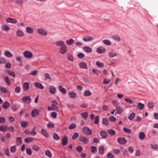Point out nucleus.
<instances>
[{
    "instance_id": "12",
    "label": "nucleus",
    "mask_w": 158,
    "mask_h": 158,
    "mask_svg": "<svg viewBox=\"0 0 158 158\" xmlns=\"http://www.w3.org/2000/svg\"><path fill=\"white\" fill-rule=\"evenodd\" d=\"M39 114V111L38 109H35L33 110L31 112V116L33 117H35Z\"/></svg>"
},
{
    "instance_id": "5",
    "label": "nucleus",
    "mask_w": 158,
    "mask_h": 158,
    "mask_svg": "<svg viewBox=\"0 0 158 158\" xmlns=\"http://www.w3.org/2000/svg\"><path fill=\"white\" fill-rule=\"evenodd\" d=\"M49 89L50 93L52 94H54L56 93V88L55 87L53 86H50Z\"/></svg>"
},
{
    "instance_id": "7",
    "label": "nucleus",
    "mask_w": 158,
    "mask_h": 158,
    "mask_svg": "<svg viewBox=\"0 0 158 158\" xmlns=\"http://www.w3.org/2000/svg\"><path fill=\"white\" fill-rule=\"evenodd\" d=\"M79 140L85 144H87L89 141V139L83 136H80L79 138Z\"/></svg>"
},
{
    "instance_id": "49",
    "label": "nucleus",
    "mask_w": 158,
    "mask_h": 158,
    "mask_svg": "<svg viewBox=\"0 0 158 158\" xmlns=\"http://www.w3.org/2000/svg\"><path fill=\"white\" fill-rule=\"evenodd\" d=\"M135 116V113L134 112L132 113L129 116L128 118L131 120H132Z\"/></svg>"
},
{
    "instance_id": "4",
    "label": "nucleus",
    "mask_w": 158,
    "mask_h": 158,
    "mask_svg": "<svg viewBox=\"0 0 158 158\" xmlns=\"http://www.w3.org/2000/svg\"><path fill=\"white\" fill-rule=\"evenodd\" d=\"M58 105V103L56 101L53 100L52 102V106L54 110H59V107Z\"/></svg>"
},
{
    "instance_id": "20",
    "label": "nucleus",
    "mask_w": 158,
    "mask_h": 158,
    "mask_svg": "<svg viewBox=\"0 0 158 158\" xmlns=\"http://www.w3.org/2000/svg\"><path fill=\"white\" fill-rule=\"evenodd\" d=\"M99 153L100 155H102L104 153L105 148L103 146H100L98 148Z\"/></svg>"
},
{
    "instance_id": "43",
    "label": "nucleus",
    "mask_w": 158,
    "mask_h": 158,
    "mask_svg": "<svg viewBox=\"0 0 158 158\" xmlns=\"http://www.w3.org/2000/svg\"><path fill=\"white\" fill-rule=\"evenodd\" d=\"M0 90L4 94H6L8 92L6 89L4 87H0Z\"/></svg>"
},
{
    "instance_id": "52",
    "label": "nucleus",
    "mask_w": 158,
    "mask_h": 158,
    "mask_svg": "<svg viewBox=\"0 0 158 158\" xmlns=\"http://www.w3.org/2000/svg\"><path fill=\"white\" fill-rule=\"evenodd\" d=\"M91 151L92 153H95L97 151V148L96 147L92 146H91Z\"/></svg>"
},
{
    "instance_id": "53",
    "label": "nucleus",
    "mask_w": 158,
    "mask_h": 158,
    "mask_svg": "<svg viewBox=\"0 0 158 158\" xmlns=\"http://www.w3.org/2000/svg\"><path fill=\"white\" fill-rule=\"evenodd\" d=\"M112 38L114 40H120L121 38L118 35H112Z\"/></svg>"
},
{
    "instance_id": "14",
    "label": "nucleus",
    "mask_w": 158,
    "mask_h": 158,
    "mask_svg": "<svg viewBox=\"0 0 158 158\" xmlns=\"http://www.w3.org/2000/svg\"><path fill=\"white\" fill-rule=\"evenodd\" d=\"M83 49L86 52L88 53H90L92 51V50L91 48L88 46H84L83 47Z\"/></svg>"
},
{
    "instance_id": "31",
    "label": "nucleus",
    "mask_w": 158,
    "mask_h": 158,
    "mask_svg": "<svg viewBox=\"0 0 158 158\" xmlns=\"http://www.w3.org/2000/svg\"><path fill=\"white\" fill-rule=\"evenodd\" d=\"M4 54L6 56L8 57H11L13 56L12 54L9 51L5 52Z\"/></svg>"
},
{
    "instance_id": "16",
    "label": "nucleus",
    "mask_w": 158,
    "mask_h": 158,
    "mask_svg": "<svg viewBox=\"0 0 158 158\" xmlns=\"http://www.w3.org/2000/svg\"><path fill=\"white\" fill-rule=\"evenodd\" d=\"M69 97L71 98H74L77 97L76 93L73 91H70L69 93Z\"/></svg>"
},
{
    "instance_id": "28",
    "label": "nucleus",
    "mask_w": 158,
    "mask_h": 158,
    "mask_svg": "<svg viewBox=\"0 0 158 158\" xmlns=\"http://www.w3.org/2000/svg\"><path fill=\"white\" fill-rule=\"evenodd\" d=\"M92 95V93L88 90L85 91L84 92V95L85 97H89Z\"/></svg>"
},
{
    "instance_id": "56",
    "label": "nucleus",
    "mask_w": 158,
    "mask_h": 158,
    "mask_svg": "<svg viewBox=\"0 0 158 158\" xmlns=\"http://www.w3.org/2000/svg\"><path fill=\"white\" fill-rule=\"evenodd\" d=\"M21 90V88L19 86H17L15 88V92L16 93H19L20 92Z\"/></svg>"
},
{
    "instance_id": "50",
    "label": "nucleus",
    "mask_w": 158,
    "mask_h": 158,
    "mask_svg": "<svg viewBox=\"0 0 158 158\" xmlns=\"http://www.w3.org/2000/svg\"><path fill=\"white\" fill-rule=\"evenodd\" d=\"M107 132L109 134L112 135H115V131L112 129H110L108 130Z\"/></svg>"
},
{
    "instance_id": "19",
    "label": "nucleus",
    "mask_w": 158,
    "mask_h": 158,
    "mask_svg": "<svg viewBox=\"0 0 158 158\" xmlns=\"http://www.w3.org/2000/svg\"><path fill=\"white\" fill-rule=\"evenodd\" d=\"M26 31L29 34H32L33 33L34 31L31 27H27L26 28Z\"/></svg>"
},
{
    "instance_id": "64",
    "label": "nucleus",
    "mask_w": 158,
    "mask_h": 158,
    "mask_svg": "<svg viewBox=\"0 0 158 158\" xmlns=\"http://www.w3.org/2000/svg\"><path fill=\"white\" fill-rule=\"evenodd\" d=\"M78 136L79 134L78 133H75L72 136V139H76L78 137Z\"/></svg>"
},
{
    "instance_id": "34",
    "label": "nucleus",
    "mask_w": 158,
    "mask_h": 158,
    "mask_svg": "<svg viewBox=\"0 0 158 158\" xmlns=\"http://www.w3.org/2000/svg\"><path fill=\"white\" fill-rule=\"evenodd\" d=\"M28 123L27 121H24L21 122V125L23 127H27Z\"/></svg>"
},
{
    "instance_id": "44",
    "label": "nucleus",
    "mask_w": 158,
    "mask_h": 158,
    "mask_svg": "<svg viewBox=\"0 0 158 158\" xmlns=\"http://www.w3.org/2000/svg\"><path fill=\"white\" fill-rule=\"evenodd\" d=\"M16 146H14L11 147L10 148V151L12 153H15L16 151Z\"/></svg>"
},
{
    "instance_id": "23",
    "label": "nucleus",
    "mask_w": 158,
    "mask_h": 158,
    "mask_svg": "<svg viewBox=\"0 0 158 158\" xmlns=\"http://www.w3.org/2000/svg\"><path fill=\"white\" fill-rule=\"evenodd\" d=\"M10 106V103L7 101L4 102L2 105V107L5 109H7V108L9 107Z\"/></svg>"
},
{
    "instance_id": "59",
    "label": "nucleus",
    "mask_w": 158,
    "mask_h": 158,
    "mask_svg": "<svg viewBox=\"0 0 158 158\" xmlns=\"http://www.w3.org/2000/svg\"><path fill=\"white\" fill-rule=\"evenodd\" d=\"M124 99L125 101L130 104H132L133 102V101L131 99L125 98Z\"/></svg>"
},
{
    "instance_id": "15",
    "label": "nucleus",
    "mask_w": 158,
    "mask_h": 158,
    "mask_svg": "<svg viewBox=\"0 0 158 158\" xmlns=\"http://www.w3.org/2000/svg\"><path fill=\"white\" fill-rule=\"evenodd\" d=\"M116 113H115V114H116V113L119 114H121L123 110L122 108L119 106H117L116 108Z\"/></svg>"
},
{
    "instance_id": "18",
    "label": "nucleus",
    "mask_w": 158,
    "mask_h": 158,
    "mask_svg": "<svg viewBox=\"0 0 158 158\" xmlns=\"http://www.w3.org/2000/svg\"><path fill=\"white\" fill-rule=\"evenodd\" d=\"M68 137L67 136H64L62 140L61 143L63 145H66L68 143Z\"/></svg>"
},
{
    "instance_id": "58",
    "label": "nucleus",
    "mask_w": 158,
    "mask_h": 158,
    "mask_svg": "<svg viewBox=\"0 0 158 158\" xmlns=\"http://www.w3.org/2000/svg\"><path fill=\"white\" fill-rule=\"evenodd\" d=\"M103 42L107 45H110L111 44V42L109 40H103Z\"/></svg>"
},
{
    "instance_id": "27",
    "label": "nucleus",
    "mask_w": 158,
    "mask_h": 158,
    "mask_svg": "<svg viewBox=\"0 0 158 158\" xmlns=\"http://www.w3.org/2000/svg\"><path fill=\"white\" fill-rule=\"evenodd\" d=\"M41 132V133L46 137L48 138V134L47 131L45 129L43 128L42 129Z\"/></svg>"
},
{
    "instance_id": "39",
    "label": "nucleus",
    "mask_w": 158,
    "mask_h": 158,
    "mask_svg": "<svg viewBox=\"0 0 158 158\" xmlns=\"http://www.w3.org/2000/svg\"><path fill=\"white\" fill-rule=\"evenodd\" d=\"M67 58L69 60L73 61V58L72 55L70 54H68L67 55Z\"/></svg>"
},
{
    "instance_id": "25",
    "label": "nucleus",
    "mask_w": 158,
    "mask_h": 158,
    "mask_svg": "<svg viewBox=\"0 0 158 158\" xmlns=\"http://www.w3.org/2000/svg\"><path fill=\"white\" fill-rule=\"evenodd\" d=\"M3 78L6 84L8 85H10L11 84V82L8 77L7 76H5Z\"/></svg>"
},
{
    "instance_id": "37",
    "label": "nucleus",
    "mask_w": 158,
    "mask_h": 158,
    "mask_svg": "<svg viewBox=\"0 0 158 158\" xmlns=\"http://www.w3.org/2000/svg\"><path fill=\"white\" fill-rule=\"evenodd\" d=\"M64 42L61 40H59L56 42L55 43L56 45L57 46H62L64 45Z\"/></svg>"
},
{
    "instance_id": "45",
    "label": "nucleus",
    "mask_w": 158,
    "mask_h": 158,
    "mask_svg": "<svg viewBox=\"0 0 158 158\" xmlns=\"http://www.w3.org/2000/svg\"><path fill=\"white\" fill-rule=\"evenodd\" d=\"M148 105L149 108L152 109L154 107V103L152 102H150L148 103Z\"/></svg>"
},
{
    "instance_id": "40",
    "label": "nucleus",
    "mask_w": 158,
    "mask_h": 158,
    "mask_svg": "<svg viewBox=\"0 0 158 158\" xmlns=\"http://www.w3.org/2000/svg\"><path fill=\"white\" fill-rule=\"evenodd\" d=\"M110 79L107 78H104L102 82L103 83L104 85H107L110 82Z\"/></svg>"
},
{
    "instance_id": "26",
    "label": "nucleus",
    "mask_w": 158,
    "mask_h": 158,
    "mask_svg": "<svg viewBox=\"0 0 158 158\" xmlns=\"http://www.w3.org/2000/svg\"><path fill=\"white\" fill-rule=\"evenodd\" d=\"M8 129V127L6 125H2L0 126V131L5 132Z\"/></svg>"
},
{
    "instance_id": "38",
    "label": "nucleus",
    "mask_w": 158,
    "mask_h": 158,
    "mask_svg": "<svg viewBox=\"0 0 158 158\" xmlns=\"http://www.w3.org/2000/svg\"><path fill=\"white\" fill-rule=\"evenodd\" d=\"M6 73L7 74H9L10 76L13 77H14L15 76V73L12 71H10L9 70H8L6 72Z\"/></svg>"
},
{
    "instance_id": "1",
    "label": "nucleus",
    "mask_w": 158,
    "mask_h": 158,
    "mask_svg": "<svg viewBox=\"0 0 158 158\" xmlns=\"http://www.w3.org/2000/svg\"><path fill=\"white\" fill-rule=\"evenodd\" d=\"M37 31L39 34L43 36H46L48 35L47 31L42 28H38Z\"/></svg>"
},
{
    "instance_id": "33",
    "label": "nucleus",
    "mask_w": 158,
    "mask_h": 158,
    "mask_svg": "<svg viewBox=\"0 0 158 158\" xmlns=\"http://www.w3.org/2000/svg\"><path fill=\"white\" fill-rule=\"evenodd\" d=\"M16 144L17 146H19L22 143V139L20 137H18L16 139Z\"/></svg>"
},
{
    "instance_id": "48",
    "label": "nucleus",
    "mask_w": 158,
    "mask_h": 158,
    "mask_svg": "<svg viewBox=\"0 0 158 158\" xmlns=\"http://www.w3.org/2000/svg\"><path fill=\"white\" fill-rule=\"evenodd\" d=\"M45 155L49 157H52V154L50 151L49 150H47L45 152Z\"/></svg>"
},
{
    "instance_id": "24",
    "label": "nucleus",
    "mask_w": 158,
    "mask_h": 158,
    "mask_svg": "<svg viewBox=\"0 0 158 158\" xmlns=\"http://www.w3.org/2000/svg\"><path fill=\"white\" fill-rule=\"evenodd\" d=\"M44 77L45 78V80L47 81H51V77L48 73H46L44 74Z\"/></svg>"
},
{
    "instance_id": "10",
    "label": "nucleus",
    "mask_w": 158,
    "mask_h": 158,
    "mask_svg": "<svg viewBox=\"0 0 158 158\" xmlns=\"http://www.w3.org/2000/svg\"><path fill=\"white\" fill-rule=\"evenodd\" d=\"M23 101L26 103H30L31 101V99L29 96H25L22 98Z\"/></svg>"
},
{
    "instance_id": "29",
    "label": "nucleus",
    "mask_w": 158,
    "mask_h": 158,
    "mask_svg": "<svg viewBox=\"0 0 158 158\" xmlns=\"http://www.w3.org/2000/svg\"><path fill=\"white\" fill-rule=\"evenodd\" d=\"M145 137V135L144 132H142L139 133V139L141 140H143Z\"/></svg>"
},
{
    "instance_id": "54",
    "label": "nucleus",
    "mask_w": 158,
    "mask_h": 158,
    "mask_svg": "<svg viewBox=\"0 0 158 158\" xmlns=\"http://www.w3.org/2000/svg\"><path fill=\"white\" fill-rule=\"evenodd\" d=\"M76 125L75 123H73L70 125L69 127V129L70 130L76 127Z\"/></svg>"
},
{
    "instance_id": "8",
    "label": "nucleus",
    "mask_w": 158,
    "mask_h": 158,
    "mask_svg": "<svg viewBox=\"0 0 158 158\" xmlns=\"http://www.w3.org/2000/svg\"><path fill=\"white\" fill-rule=\"evenodd\" d=\"M30 87L29 83L28 82H25L23 85V91H27Z\"/></svg>"
},
{
    "instance_id": "32",
    "label": "nucleus",
    "mask_w": 158,
    "mask_h": 158,
    "mask_svg": "<svg viewBox=\"0 0 158 158\" xmlns=\"http://www.w3.org/2000/svg\"><path fill=\"white\" fill-rule=\"evenodd\" d=\"M144 104L141 102H139L137 104L138 107L140 110H143L144 108Z\"/></svg>"
},
{
    "instance_id": "3",
    "label": "nucleus",
    "mask_w": 158,
    "mask_h": 158,
    "mask_svg": "<svg viewBox=\"0 0 158 158\" xmlns=\"http://www.w3.org/2000/svg\"><path fill=\"white\" fill-rule=\"evenodd\" d=\"M82 131L87 135H91L92 134V131L86 127H84L82 129Z\"/></svg>"
},
{
    "instance_id": "17",
    "label": "nucleus",
    "mask_w": 158,
    "mask_h": 158,
    "mask_svg": "<svg viewBox=\"0 0 158 158\" xmlns=\"http://www.w3.org/2000/svg\"><path fill=\"white\" fill-rule=\"evenodd\" d=\"M34 85L35 87L40 89H43L44 87L42 84L39 82H36L34 84Z\"/></svg>"
},
{
    "instance_id": "6",
    "label": "nucleus",
    "mask_w": 158,
    "mask_h": 158,
    "mask_svg": "<svg viewBox=\"0 0 158 158\" xmlns=\"http://www.w3.org/2000/svg\"><path fill=\"white\" fill-rule=\"evenodd\" d=\"M67 50V48L65 45H64L61 46L59 50L60 52L62 54L65 53Z\"/></svg>"
},
{
    "instance_id": "21",
    "label": "nucleus",
    "mask_w": 158,
    "mask_h": 158,
    "mask_svg": "<svg viewBox=\"0 0 158 158\" xmlns=\"http://www.w3.org/2000/svg\"><path fill=\"white\" fill-rule=\"evenodd\" d=\"M80 67L82 69H87V66L85 62H81L79 64Z\"/></svg>"
},
{
    "instance_id": "55",
    "label": "nucleus",
    "mask_w": 158,
    "mask_h": 158,
    "mask_svg": "<svg viewBox=\"0 0 158 158\" xmlns=\"http://www.w3.org/2000/svg\"><path fill=\"white\" fill-rule=\"evenodd\" d=\"M16 33L17 35L18 36H22L24 35L23 32L20 30L17 31Z\"/></svg>"
},
{
    "instance_id": "30",
    "label": "nucleus",
    "mask_w": 158,
    "mask_h": 158,
    "mask_svg": "<svg viewBox=\"0 0 158 158\" xmlns=\"http://www.w3.org/2000/svg\"><path fill=\"white\" fill-rule=\"evenodd\" d=\"M100 134L102 137L103 138H106L107 136V133L104 131H102L100 132Z\"/></svg>"
},
{
    "instance_id": "42",
    "label": "nucleus",
    "mask_w": 158,
    "mask_h": 158,
    "mask_svg": "<svg viewBox=\"0 0 158 158\" xmlns=\"http://www.w3.org/2000/svg\"><path fill=\"white\" fill-rule=\"evenodd\" d=\"M123 130L127 134H130L131 132V131L130 129L127 128L126 127H124Z\"/></svg>"
},
{
    "instance_id": "2",
    "label": "nucleus",
    "mask_w": 158,
    "mask_h": 158,
    "mask_svg": "<svg viewBox=\"0 0 158 158\" xmlns=\"http://www.w3.org/2000/svg\"><path fill=\"white\" fill-rule=\"evenodd\" d=\"M23 55L24 57L27 59H30L32 58L33 57L32 53L30 51H28L24 52Z\"/></svg>"
},
{
    "instance_id": "9",
    "label": "nucleus",
    "mask_w": 158,
    "mask_h": 158,
    "mask_svg": "<svg viewBox=\"0 0 158 158\" xmlns=\"http://www.w3.org/2000/svg\"><path fill=\"white\" fill-rule=\"evenodd\" d=\"M118 142L120 144L123 145L126 143L127 140L124 138H119L118 139Z\"/></svg>"
},
{
    "instance_id": "46",
    "label": "nucleus",
    "mask_w": 158,
    "mask_h": 158,
    "mask_svg": "<svg viewBox=\"0 0 158 158\" xmlns=\"http://www.w3.org/2000/svg\"><path fill=\"white\" fill-rule=\"evenodd\" d=\"M96 64L97 66L99 67H103L104 66L103 63L99 61H97Z\"/></svg>"
},
{
    "instance_id": "35",
    "label": "nucleus",
    "mask_w": 158,
    "mask_h": 158,
    "mask_svg": "<svg viewBox=\"0 0 158 158\" xmlns=\"http://www.w3.org/2000/svg\"><path fill=\"white\" fill-rule=\"evenodd\" d=\"M59 90L60 92H61L63 94H64L66 93V89L62 87V86H59Z\"/></svg>"
},
{
    "instance_id": "57",
    "label": "nucleus",
    "mask_w": 158,
    "mask_h": 158,
    "mask_svg": "<svg viewBox=\"0 0 158 158\" xmlns=\"http://www.w3.org/2000/svg\"><path fill=\"white\" fill-rule=\"evenodd\" d=\"M117 55V54L115 52H110L109 53V56L110 57H114L115 56H116Z\"/></svg>"
},
{
    "instance_id": "47",
    "label": "nucleus",
    "mask_w": 158,
    "mask_h": 158,
    "mask_svg": "<svg viewBox=\"0 0 158 158\" xmlns=\"http://www.w3.org/2000/svg\"><path fill=\"white\" fill-rule=\"evenodd\" d=\"M53 138L56 140H58L60 139L59 136L56 133H54L53 134Z\"/></svg>"
},
{
    "instance_id": "13",
    "label": "nucleus",
    "mask_w": 158,
    "mask_h": 158,
    "mask_svg": "<svg viewBox=\"0 0 158 158\" xmlns=\"http://www.w3.org/2000/svg\"><path fill=\"white\" fill-rule=\"evenodd\" d=\"M105 51V48L102 47H99L97 50V52L98 53H103Z\"/></svg>"
},
{
    "instance_id": "36",
    "label": "nucleus",
    "mask_w": 158,
    "mask_h": 158,
    "mask_svg": "<svg viewBox=\"0 0 158 158\" xmlns=\"http://www.w3.org/2000/svg\"><path fill=\"white\" fill-rule=\"evenodd\" d=\"M103 123L106 125H108L109 124L108 119L106 118H103L102 119Z\"/></svg>"
},
{
    "instance_id": "22",
    "label": "nucleus",
    "mask_w": 158,
    "mask_h": 158,
    "mask_svg": "<svg viewBox=\"0 0 158 158\" xmlns=\"http://www.w3.org/2000/svg\"><path fill=\"white\" fill-rule=\"evenodd\" d=\"M1 29L2 30L5 31H7L10 30V27L6 25H3L1 26Z\"/></svg>"
},
{
    "instance_id": "51",
    "label": "nucleus",
    "mask_w": 158,
    "mask_h": 158,
    "mask_svg": "<svg viewBox=\"0 0 158 158\" xmlns=\"http://www.w3.org/2000/svg\"><path fill=\"white\" fill-rule=\"evenodd\" d=\"M92 72L94 73L97 76H98L100 73V72L99 70L96 69H92Z\"/></svg>"
},
{
    "instance_id": "60",
    "label": "nucleus",
    "mask_w": 158,
    "mask_h": 158,
    "mask_svg": "<svg viewBox=\"0 0 158 158\" xmlns=\"http://www.w3.org/2000/svg\"><path fill=\"white\" fill-rule=\"evenodd\" d=\"M81 115L85 119H86L88 116V114L87 112L83 113L81 114Z\"/></svg>"
},
{
    "instance_id": "11",
    "label": "nucleus",
    "mask_w": 158,
    "mask_h": 158,
    "mask_svg": "<svg viewBox=\"0 0 158 158\" xmlns=\"http://www.w3.org/2000/svg\"><path fill=\"white\" fill-rule=\"evenodd\" d=\"M6 22L7 23H11L15 24L17 22V20L13 18H8L6 19Z\"/></svg>"
},
{
    "instance_id": "41",
    "label": "nucleus",
    "mask_w": 158,
    "mask_h": 158,
    "mask_svg": "<svg viewBox=\"0 0 158 158\" xmlns=\"http://www.w3.org/2000/svg\"><path fill=\"white\" fill-rule=\"evenodd\" d=\"M33 140V139L31 137H28L24 139V141L26 143H28L32 141Z\"/></svg>"
},
{
    "instance_id": "62",
    "label": "nucleus",
    "mask_w": 158,
    "mask_h": 158,
    "mask_svg": "<svg viewBox=\"0 0 158 158\" xmlns=\"http://www.w3.org/2000/svg\"><path fill=\"white\" fill-rule=\"evenodd\" d=\"M27 153L29 155H31L32 154L31 149L30 148H27L26 149Z\"/></svg>"
},
{
    "instance_id": "61",
    "label": "nucleus",
    "mask_w": 158,
    "mask_h": 158,
    "mask_svg": "<svg viewBox=\"0 0 158 158\" xmlns=\"http://www.w3.org/2000/svg\"><path fill=\"white\" fill-rule=\"evenodd\" d=\"M109 120L112 122H115L116 120V118L113 116H110L109 118Z\"/></svg>"
},
{
    "instance_id": "63",
    "label": "nucleus",
    "mask_w": 158,
    "mask_h": 158,
    "mask_svg": "<svg viewBox=\"0 0 158 158\" xmlns=\"http://www.w3.org/2000/svg\"><path fill=\"white\" fill-rule=\"evenodd\" d=\"M77 56L78 58L82 59L85 57V55L83 53H80L77 54Z\"/></svg>"
}]
</instances>
